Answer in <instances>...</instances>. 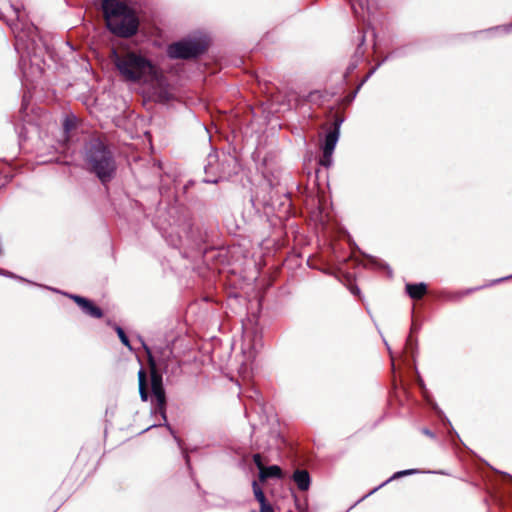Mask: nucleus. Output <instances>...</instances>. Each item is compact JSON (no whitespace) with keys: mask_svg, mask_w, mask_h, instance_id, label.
<instances>
[{"mask_svg":"<svg viewBox=\"0 0 512 512\" xmlns=\"http://www.w3.org/2000/svg\"><path fill=\"white\" fill-rule=\"evenodd\" d=\"M119 75L126 82L152 83L158 77L155 65L144 55L129 49H113L110 55Z\"/></svg>","mask_w":512,"mask_h":512,"instance_id":"nucleus-1","label":"nucleus"},{"mask_svg":"<svg viewBox=\"0 0 512 512\" xmlns=\"http://www.w3.org/2000/svg\"><path fill=\"white\" fill-rule=\"evenodd\" d=\"M102 11L106 26L118 37L130 38L139 29V18L134 9L118 0H103Z\"/></svg>","mask_w":512,"mask_h":512,"instance_id":"nucleus-2","label":"nucleus"},{"mask_svg":"<svg viewBox=\"0 0 512 512\" xmlns=\"http://www.w3.org/2000/svg\"><path fill=\"white\" fill-rule=\"evenodd\" d=\"M86 169L94 173L102 184L110 182L116 174V161L112 151L100 139H92L85 148Z\"/></svg>","mask_w":512,"mask_h":512,"instance_id":"nucleus-3","label":"nucleus"},{"mask_svg":"<svg viewBox=\"0 0 512 512\" xmlns=\"http://www.w3.org/2000/svg\"><path fill=\"white\" fill-rule=\"evenodd\" d=\"M143 348L147 355V362L150 371L151 392L155 398V411L166 420V394L163 387L162 374L158 369L157 362L148 345L143 343Z\"/></svg>","mask_w":512,"mask_h":512,"instance_id":"nucleus-4","label":"nucleus"},{"mask_svg":"<svg viewBox=\"0 0 512 512\" xmlns=\"http://www.w3.org/2000/svg\"><path fill=\"white\" fill-rule=\"evenodd\" d=\"M207 50V45L200 39H184L168 46L167 54L172 59L190 60L199 57Z\"/></svg>","mask_w":512,"mask_h":512,"instance_id":"nucleus-5","label":"nucleus"},{"mask_svg":"<svg viewBox=\"0 0 512 512\" xmlns=\"http://www.w3.org/2000/svg\"><path fill=\"white\" fill-rule=\"evenodd\" d=\"M342 121L343 119L340 116H335L333 129H331L325 137V141L322 146V156L319 161L320 165L324 167H329L332 163V154L339 138L340 125Z\"/></svg>","mask_w":512,"mask_h":512,"instance_id":"nucleus-6","label":"nucleus"},{"mask_svg":"<svg viewBox=\"0 0 512 512\" xmlns=\"http://www.w3.org/2000/svg\"><path fill=\"white\" fill-rule=\"evenodd\" d=\"M69 298L81 308L84 314L96 319L103 317L102 309L96 306L91 300L75 294H70Z\"/></svg>","mask_w":512,"mask_h":512,"instance_id":"nucleus-7","label":"nucleus"},{"mask_svg":"<svg viewBox=\"0 0 512 512\" xmlns=\"http://www.w3.org/2000/svg\"><path fill=\"white\" fill-rule=\"evenodd\" d=\"M292 480L300 491H307L310 488V474L305 469H296L292 474Z\"/></svg>","mask_w":512,"mask_h":512,"instance_id":"nucleus-8","label":"nucleus"},{"mask_svg":"<svg viewBox=\"0 0 512 512\" xmlns=\"http://www.w3.org/2000/svg\"><path fill=\"white\" fill-rule=\"evenodd\" d=\"M405 291L411 299L421 300L427 294L428 286L423 282L407 283L405 285Z\"/></svg>","mask_w":512,"mask_h":512,"instance_id":"nucleus-9","label":"nucleus"},{"mask_svg":"<svg viewBox=\"0 0 512 512\" xmlns=\"http://www.w3.org/2000/svg\"><path fill=\"white\" fill-rule=\"evenodd\" d=\"M269 478H284V473L278 465H271L261 469L258 475V479L261 483L266 482Z\"/></svg>","mask_w":512,"mask_h":512,"instance_id":"nucleus-10","label":"nucleus"},{"mask_svg":"<svg viewBox=\"0 0 512 512\" xmlns=\"http://www.w3.org/2000/svg\"><path fill=\"white\" fill-rule=\"evenodd\" d=\"M139 395L142 401L146 402L149 398L147 375L144 369L138 371Z\"/></svg>","mask_w":512,"mask_h":512,"instance_id":"nucleus-11","label":"nucleus"},{"mask_svg":"<svg viewBox=\"0 0 512 512\" xmlns=\"http://www.w3.org/2000/svg\"><path fill=\"white\" fill-rule=\"evenodd\" d=\"M77 120L75 117H66L63 122V131L65 134V141H69L71 132L76 129Z\"/></svg>","mask_w":512,"mask_h":512,"instance_id":"nucleus-12","label":"nucleus"},{"mask_svg":"<svg viewBox=\"0 0 512 512\" xmlns=\"http://www.w3.org/2000/svg\"><path fill=\"white\" fill-rule=\"evenodd\" d=\"M252 489H253V494L255 496V499L259 502L260 506L269 504V502L267 501L266 496L264 494V491L259 486V484L256 480H254L252 482Z\"/></svg>","mask_w":512,"mask_h":512,"instance_id":"nucleus-13","label":"nucleus"},{"mask_svg":"<svg viewBox=\"0 0 512 512\" xmlns=\"http://www.w3.org/2000/svg\"><path fill=\"white\" fill-rule=\"evenodd\" d=\"M416 472V470L414 469H409V470H403V471H399V472H396L391 478H389L388 480H386L384 483H382L379 487H383L384 485H386L388 482L392 481L393 479H397V478H400L402 476H406V475H411V474H414ZM376 489H374V491H376Z\"/></svg>","mask_w":512,"mask_h":512,"instance_id":"nucleus-14","label":"nucleus"},{"mask_svg":"<svg viewBox=\"0 0 512 512\" xmlns=\"http://www.w3.org/2000/svg\"><path fill=\"white\" fill-rule=\"evenodd\" d=\"M115 331H116L120 341L122 342V344L125 345L126 347H128L129 349H132V347L130 345V341H129L127 335L125 334L124 330L120 326H115Z\"/></svg>","mask_w":512,"mask_h":512,"instance_id":"nucleus-15","label":"nucleus"},{"mask_svg":"<svg viewBox=\"0 0 512 512\" xmlns=\"http://www.w3.org/2000/svg\"><path fill=\"white\" fill-rule=\"evenodd\" d=\"M253 462L254 464L257 466V468L259 469V472L261 471V469L264 468V464L262 462V456L261 454L257 453V454H254L253 455Z\"/></svg>","mask_w":512,"mask_h":512,"instance_id":"nucleus-16","label":"nucleus"},{"mask_svg":"<svg viewBox=\"0 0 512 512\" xmlns=\"http://www.w3.org/2000/svg\"><path fill=\"white\" fill-rule=\"evenodd\" d=\"M348 1L350 2L351 6L355 12H356L355 4H358L361 9H363L365 6L368 5V0H348Z\"/></svg>","mask_w":512,"mask_h":512,"instance_id":"nucleus-17","label":"nucleus"},{"mask_svg":"<svg viewBox=\"0 0 512 512\" xmlns=\"http://www.w3.org/2000/svg\"><path fill=\"white\" fill-rule=\"evenodd\" d=\"M502 33H510L512 31V22L495 28Z\"/></svg>","mask_w":512,"mask_h":512,"instance_id":"nucleus-18","label":"nucleus"},{"mask_svg":"<svg viewBox=\"0 0 512 512\" xmlns=\"http://www.w3.org/2000/svg\"><path fill=\"white\" fill-rule=\"evenodd\" d=\"M260 512H274L272 505L269 503L267 505L260 506Z\"/></svg>","mask_w":512,"mask_h":512,"instance_id":"nucleus-19","label":"nucleus"},{"mask_svg":"<svg viewBox=\"0 0 512 512\" xmlns=\"http://www.w3.org/2000/svg\"><path fill=\"white\" fill-rule=\"evenodd\" d=\"M359 89H360V85L357 87V89H356L353 93H351L350 95H348V96L346 97V101H347V103H350V102L354 99V97H355V95H356V93H357V91H358Z\"/></svg>","mask_w":512,"mask_h":512,"instance_id":"nucleus-20","label":"nucleus"},{"mask_svg":"<svg viewBox=\"0 0 512 512\" xmlns=\"http://www.w3.org/2000/svg\"><path fill=\"white\" fill-rule=\"evenodd\" d=\"M351 291H352L353 294H358L359 293V289L357 287H352Z\"/></svg>","mask_w":512,"mask_h":512,"instance_id":"nucleus-21","label":"nucleus"},{"mask_svg":"<svg viewBox=\"0 0 512 512\" xmlns=\"http://www.w3.org/2000/svg\"><path fill=\"white\" fill-rule=\"evenodd\" d=\"M410 345H411V337H409V338L407 339V342H406V348H408Z\"/></svg>","mask_w":512,"mask_h":512,"instance_id":"nucleus-22","label":"nucleus"},{"mask_svg":"<svg viewBox=\"0 0 512 512\" xmlns=\"http://www.w3.org/2000/svg\"><path fill=\"white\" fill-rule=\"evenodd\" d=\"M510 278H512V275H511V276H508V277H505V278H500V279H498L496 282H500V281H503V280H505V279H510Z\"/></svg>","mask_w":512,"mask_h":512,"instance_id":"nucleus-23","label":"nucleus"},{"mask_svg":"<svg viewBox=\"0 0 512 512\" xmlns=\"http://www.w3.org/2000/svg\"><path fill=\"white\" fill-rule=\"evenodd\" d=\"M425 434L429 435V436H432V433L428 430H424Z\"/></svg>","mask_w":512,"mask_h":512,"instance_id":"nucleus-24","label":"nucleus"},{"mask_svg":"<svg viewBox=\"0 0 512 512\" xmlns=\"http://www.w3.org/2000/svg\"><path fill=\"white\" fill-rule=\"evenodd\" d=\"M496 281H497V280H495V281H493V282H490V283H489V286H492V285H493V283H497Z\"/></svg>","mask_w":512,"mask_h":512,"instance_id":"nucleus-25","label":"nucleus"},{"mask_svg":"<svg viewBox=\"0 0 512 512\" xmlns=\"http://www.w3.org/2000/svg\"><path fill=\"white\" fill-rule=\"evenodd\" d=\"M496 281H497V280H495V281H493V282H490V283H489V286H492V285H493V283H497Z\"/></svg>","mask_w":512,"mask_h":512,"instance_id":"nucleus-26","label":"nucleus"},{"mask_svg":"<svg viewBox=\"0 0 512 512\" xmlns=\"http://www.w3.org/2000/svg\"><path fill=\"white\" fill-rule=\"evenodd\" d=\"M250 512H256L255 510H251Z\"/></svg>","mask_w":512,"mask_h":512,"instance_id":"nucleus-27","label":"nucleus"}]
</instances>
